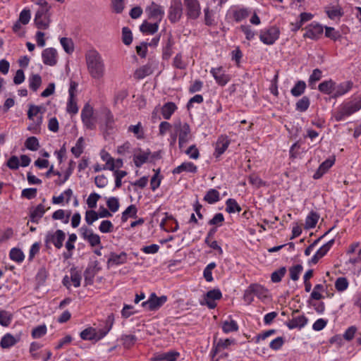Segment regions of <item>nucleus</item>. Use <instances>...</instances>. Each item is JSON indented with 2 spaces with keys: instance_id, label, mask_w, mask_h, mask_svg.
Listing matches in <instances>:
<instances>
[{
  "instance_id": "1",
  "label": "nucleus",
  "mask_w": 361,
  "mask_h": 361,
  "mask_svg": "<svg viewBox=\"0 0 361 361\" xmlns=\"http://www.w3.org/2000/svg\"><path fill=\"white\" fill-rule=\"evenodd\" d=\"M85 61L91 78L101 80L106 73L105 63L102 55L96 49H90L85 54Z\"/></svg>"
},
{
  "instance_id": "2",
  "label": "nucleus",
  "mask_w": 361,
  "mask_h": 361,
  "mask_svg": "<svg viewBox=\"0 0 361 361\" xmlns=\"http://www.w3.org/2000/svg\"><path fill=\"white\" fill-rule=\"evenodd\" d=\"M353 82L345 81L341 83H336L331 79L322 82L318 90L323 94L329 95L331 98H338L347 94L351 90Z\"/></svg>"
},
{
  "instance_id": "3",
  "label": "nucleus",
  "mask_w": 361,
  "mask_h": 361,
  "mask_svg": "<svg viewBox=\"0 0 361 361\" xmlns=\"http://www.w3.org/2000/svg\"><path fill=\"white\" fill-rule=\"evenodd\" d=\"M360 109L361 97L346 99L337 107L333 114V116L335 121H342Z\"/></svg>"
},
{
  "instance_id": "4",
  "label": "nucleus",
  "mask_w": 361,
  "mask_h": 361,
  "mask_svg": "<svg viewBox=\"0 0 361 361\" xmlns=\"http://www.w3.org/2000/svg\"><path fill=\"white\" fill-rule=\"evenodd\" d=\"M114 324V318L109 315L103 328L97 329L95 328L89 327L81 331L80 336L85 341H99L104 338L112 329Z\"/></svg>"
},
{
  "instance_id": "5",
  "label": "nucleus",
  "mask_w": 361,
  "mask_h": 361,
  "mask_svg": "<svg viewBox=\"0 0 361 361\" xmlns=\"http://www.w3.org/2000/svg\"><path fill=\"white\" fill-rule=\"evenodd\" d=\"M280 28L276 25H269L260 30L259 38L261 42L266 45H273L279 39Z\"/></svg>"
},
{
  "instance_id": "6",
  "label": "nucleus",
  "mask_w": 361,
  "mask_h": 361,
  "mask_svg": "<svg viewBox=\"0 0 361 361\" xmlns=\"http://www.w3.org/2000/svg\"><path fill=\"white\" fill-rule=\"evenodd\" d=\"M250 13V9L239 5L231 6L226 11V18L229 21L240 23L246 19Z\"/></svg>"
},
{
  "instance_id": "7",
  "label": "nucleus",
  "mask_w": 361,
  "mask_h": 361,
  "mask_svg": "<svg viewBox=\"0 0 361 361\" xmlns=\"http://www.w3.org/2000/svg\"><path fill=\"white\" fill-rule=\"evenodd\" d=\"M50 9H37L34 18V25L39 30L49 29L51 23Z\"/></svg>"
},
{
  "instance_id": "8",
  "label": "nucleus",
  "mask_w": 361,
  "mask_h": 361,
  "mask_svg": "<svg viewBox=\"0 0 361 361\" xmlns=\"http://www.w3.org/2000/svg\"><path fill=\"white\" fill-rule=\"evenodd\" d=\"M66 233L61 229L55 231H49L45 235L44 243L47 247L53 245L56 249H61L63 245Z\"/></svg>"
},
{
  "instance_id": "9",
  "label": "nucleus",
  "mask_w": 361,
  "mask_h": 361,
  "mask_svg": "<svg viewBox=\"0 0 361 361\" xmlns=\"http://www.w3.org/2000/svg\"><path fill=\"white\" fill-rule=\"evenodd\" d=\"M168 298L166 295L158 297L155 293H152L149 298L142 302V307L148 311H156L166 302Z\"/></svg>"
},
{
  "instance_id": "10",
  "label": "nucleus",
  "mask_w": 361,
  "mask_h": 361,
  "mask_svg": "<svg viewBox=\"0 0 361 361\" xmlns=\"http://www.w3.org/2000/svg\"><path fill=\"white\" fill-rule=\"evenodd\" d=\"M222 298V293L219 288H214L207 292L203 300L200 302L201 305H206L209 309H214L217 304L216 300Z\"/></svg>"
},
{
  "instance_id": "11",
  "label": "nucleus",
  "mask_w": 361,
  "mask_h": 361,
  "mask_svg": "<svg viewBox=\"0 0 361 361\" xmlns=\"http://www.w3.org/2000/svg\"><path fill=\"white\" fill-rule=\"evenodd\" d=\"M183 15V4L181 0H171L169 8L168 18L171 23L178 22Z\"/></svg>"
},
{
  "instance_id": "12",
  "label": "nucleus",
  "mask_w": 361,
  "mask_h": 361,
  "mask_svg": "<svg viewBox=\"0 0 361 361\" xmlns=\"http://www.w3.org/2000/svg\"><path fill=\"white\" fill-rule=\"evenodd\" d=\"M209 73L214 78L216 83L221 87L226 85L231 78V75L227 74L226 71L221 66L212 68Z\"/></svg>"
},
{
  "instance_id": "13",
  "label": "nucleus",
  "mask_w": 361,
  "mask_h": 361,
  "mask_svg": "<svg viewBox=\"0 0 361 361\" xmlns=\"http://www.w3.org/2000/svg\"><path fill=\"white\" fill-rule=\"evenodd\" d=\"M94 109L89 104H85L81 111V120L87 129L92 130L95 128V123L94 121Z\"/></svg>"
},
{
  "instance_id": "14",
  "label": "nucleus",
  "mask_w": 361,
  "mask_h": 361,
  "mask_svg": "<svg viewBox=\"0 0 361 361\" xmlns=\"http://www.w3.org/2000/svg\"><path fill=\"white\" fill-rule=\"evenodd\" d=\"M154 157L149 149H142L137 148L133 152V162L136 167L140 168L144 164L149 161L150 159Z\"/></svg>"
},
{
  "instance_id": "15",
  "label": "nucleus",
  "mask_w": 361,
  "mask_h": 361,
  "mask_svg": "<svg viewBox=\"0 0 361 361\" xmlns=\"http://www.w3.org/2000/svg\"><path fill=\"white\" fill-rule=\"evenodd\" d=\"M80 232L82 238L87 241L91 247L101 245L100 236L94 233L92 229L86 226H82L80 228Z\"/></svg>"
},
{
  "instance_id": "16",
  "label": "nucleus",
  "mask_w": 361,
  "mask_h": 361,
  "mask_svg": "<svg viewBox=\"0 0 361 361\" xmlns=\"http://www.w3.org/2000/svg\"><path fill=\"white\" fill-rule=\"evenodd\" d=\"M187 16L192 20L199 18L201 14V6L198 0H184Z\"/></svg>"
},
{
  "instance_id": "17",
  "label": "nucleus",
  "mask_w": 361,
  "mask_h": 361,
  "mask_svg": "<svg viewBox=\"0 0 361 361\" xmlns=\"http://www.w3.org/2000/svg\"><path fill=\"white\" fill-rule=\"evenodd\" d=\"M149 18L155 20L160 23L164 16V10L163 7L159 4L152 2L145 9Z\"/></svg>"
},
{
  "instance_id": "18",
  "label": "nucleus",
  "mask_w": 361,
  "mask_h": 361,
  "mask_svg": "<svg viewBox=\"0 0 361 361\" xmlns=\"http://www.w3.org/2000/svg\"><path fill=\"white\" fill-rule=\"evenodd\" d=\"M42 59L43 63L47 66H55L58 61V53L56 49L53 47L44 49L42 52Z\"/></svg>"
},
{
  "instance_id": "19",
  "label": "nucleus",
  "mask_w": 361,
  "mask_h": 361,
  "mask_svg": "<svg viewBox=\"0 0 361 361\" xmlns=\"http://www.w3.org/2000/svg\"><path fill=\"white\" fill-rule=\"evenodd\" d=\"M44 108L40 106L31 104L27 111V117L30 120L35 122V125L39 126L42 123V116Z\"/></svg>"
},
{
  "instance_id": "20",
  "label": "nucleus",
  "mask_w": 361,
  "mask_h": 361,
  "mask_svg": "<svg viewBox=\"0 0 361 361\" xmlns=\"http://www.w3.org/2000/svg\"><path fill=\"white\" fill-rule=\"evenodd\" d=\"M160 227L167 232H175L178 229V224L172 215L166 212L160 222Z\"/></svg>"
},
{
  "instance_id": "21",
  "label": "nucleus",
  "mask_w": 361,
  "mask_h": 361,
  "mask_svg": "<svg viewBox=\"0 0 361 361\" xmlns=\"http://www.w3.org/2000/svg\"><path fill=\"white\" fill-rule=\"evenodd\" d=\"M324 28L318 23H312L306 27L304 37L311 39H317L323 34Z\"/></svg>"
},
{
  "instance_id": "22",
  "label": "nucleus",
  "mask_w": 361,
  "mask_h": 361,
  "mask_svg": "<svg viewBox=\"0 0 361 361\" xmlns=\"http://www.w3.org/2000/svg\"><path fill=\"white\" fill-rule=\"evenodd\" d=\"M336 161L335 157H329L323 161L313 175V178L319 179L325 174L329 169L334 164Z\"/></svg>"
},
{
  "instance_id": "23",
  "label": "nucleus",
  "mask_w": 361,
  "mask_h": 361,
  "mask_svg": "<svg viewBox=\"0 0 361 361\" xmlns=\"http://www.w3.org/2000/svg\"><path fill=\"white\" fill-rule=\"evenodd\" d=\"M190 128L187 123L180 126L179 135H178V145L179 147L182 148L190 140Z\"/></svg>"
},
{
  "instance_id": "24",
  "label": "nucleus",
  "mask_w": 361,
  "mask_h": 361,
  "mask_svg": "<svg viewBox=\"0 0 361 361\" xmlns=\"http://www.w3.org/2000/svg\"><path fill=\"white\" fill-rule=\"evenodd\" d=\"M47 211L43 204H39L35 207H32L30 209V221L33 223L38 224L39 220L44 216Z\"/></svg>"
},
{
  "instance_id": "25",
  "label": "nucleus",
  "mask_w": 361,
  "mask_h": 361,
  "mask_svg": "<svg viewBox=\"0 0 361 361\" xmlns=\"http://www.w3.org/2000/svg\"><path fill=\"white\" fill-rule=\"evenodd\" d=\"M128 260L127 254L122 252L119 254L111 252L107 261L108 266H118L126 263Z\"/></svg>"
},
{
  "instance_id": "26",
  "label": "nucleus",
  "mask_w": 361,
  "mask_h": 361,
  "mask_svg": "<svg viewBox=\"0 0 361 361\" xmlns=\"http://www.w3.org/2000/svg\"><path fill=\"white\" fill-rule=\"evenodd\" d=\"M179 353L169 351L166 353H157L151 357V361H176Z\"/></svg>"
},
{
  "instance_id": "27",
  "label": "nucleus",
  "mask_w": 361,
  "mask_h": 361,
  "mask_svg": "<svg viewBox=\"0 0 361 361\" xmlns=\"http://www.w3.org/2000/svg\"><path fill=\"white\" fill-rule=\"evenodd\" d=\"M183 172L196 173L197 172V166L192 162L185 161L172 171L173 174H180Z\"/></svg>"
},
{
  "instance_id": "28",
  "label": "nucleus",
  "mask_w": 361,
  "mask_h": 361,
  "mask_svg": "<svg viewBox=\"0 0 361 361\" xmlns=\"http://www.w3.org/2000/svg\"><path fill=\"white\" fill-rule=\"evenodd\" d=\"M307 323V319L304 315H300L295 317L292 318L291 319L287 321L286 322V325L289 329H302L303 328Z\"/></svg>"
},
{
  "instance_id": "29",
  "label": "nucleus",
  "mask_w": 361,
  "mask_h": 361,
  "mask_svg": "<svg viewBox=\"0 0 361 361\" xmlns=\"http://www.w3.org/2000/svg\"><path fill=\"white\" fill-rule=\"evenodd\" d=\"M221 329L224 334H229L238 331L239 326L238 322L234 320L231 316H229L226 319L222 322Z\"/></svg>"
},
{
  "instance_id": "30",
  "label": "nucleus",
  "mask_w": 361,
  "mask_h": 361,
  "mask_svg": "<svg viewBox=\"0 0 361 361\" xmlns=\"http://www.w3.org/2000/svg\"><path fill=\"white\" fill-rule=\"evenodd\" d=\"M230 145V140L227 136H220L216 141L215 153L216 157H219L227 149Z\"/></svg>"
},
{
  "instance_id": "31",
  "label": "nucleus",
  "mask_w": 361,
  "mask_h": 361,
  "mask_svg": "<svg viewBox=\"0 0 361 361\" xmlns=\"http://www.w3.org/2000/svg\"><path fill=\"white\" fill-rule=\"evenodd\" d=\"M203 11L204 24L207 26L215 25L216 24L215 11L210 8V4L209 3L207 4Z\"/></svg>"
},
{
  "instance_id": "32",
  "label": "nucleus",
  "mask_w": 361,
  "mask_h": 361,
  "mask_svg": "<svg viewBox=\"0 0 361 361\" xmlns=\"http://www.w3.org/2000/svg\"><path fill=\"white\" fill-rule=\"evenodd\" d=\"M159 23L157 21L152 23L145 20L140 26V30L144 34L153 35L157 32Z\"/></svg>"
},
{
  "instance_id": "33",
  "label": "nucleus",
  "mask_w": 361,
  "mask_h": 361,
  "mask_svg": "<svg viewBox=\"0 0 361 361\" xmlns=\"http://www.w3.org/2000/svg\"><path fill=\"white\" fill-rule=\"evenodd\" d=\"M71 216V210L57 209L52 214V219L54 220H61L63 224H68Z\"/></svg>"
},
{
  "instance_id": "34",
  "label": "nucleus",
  "mask_w": 361,
  "mask_h": 361,
  "mask_svg": "<svg viewBox=\"0 0 361 361\" xmlns=\"http://www.w3.org/2000/svg\"><path fill=\"white\" fill-rule=\"evenodd\" d=\"M177 109V106L173 102H169L164 104L161 111L163 118L166 120L170 119V118L171 117L173 114L176 111Z\"/></svg>"
},
{
  "instance_id": "35",
  "label": "nucleus",
  "mask_w": 361,
  "mask_h": 361,
  "mask_svg": "<svg viewBox=\"0 0 361 361\" xmlns=\"http://www.w3.org/2000/svg\"><path fill=\"white\" fill-rule=\"evenodd\" d=\"M18 340L10 333L6 334L0 341V347L3 349L10 348L15 345Z\"/></svg>"
},
{
  "instance_id": "36",
  "label": "nucleus",
  "mask_w": 361,
  "mask_h": 361,
  "mask_svg": "<svg viewBox=\"0 0 361 361\" xmlns=\"http://www.w3.org/2000/svg\"><path fill=\"white\" fill-rule=\"evenodd\" d=\"M172 65L175 68L185 70L188 66V61L185 59L182 53L180 52L174 56Z\"/></svg>"
},
{
  "instance_id": "37",
  "label": "nucleus",
  "mask_w": 361,
  "mask_h": 361,
  "mask_svg": "<svg viewBox=\"0 0 361 361\" xmlns=\"http://www.w3.org/2000/svg\"><path fill=\"white\" fill-rule=\"evenodd\" d=\"M153 73L151 65L146 64L137 68L134 73V77L136 79L141 80L145 77L151 75Z\"/></svg>"
},
{
  "instance_id": "38",
  "label": "nucleus",
  "mask_w": 361,
  "mask_h": 361,
  "mask_svg": "<svg viewBox=\"0 0 361 361\" xmlns=\"http://www.w3.org/2000/svg\"><path fill=\"white\" fill-rule=\"evenodd\" d=\"M102 116L104 121L106 128L107 130H112L115 127V121L112 113L108 109L102 110Z\"/></svg>"
},
{
  "instance_id": "39",
  "label": "nucleus",
  "mask_w": 361,
  "mask_h": 361,
  "mask_svg": "<svg viewBox=\"0 0 361 361\" xmlns=\"http://www.w3.org/2000/svg\"><path fill=\"white\" fill-rule=\"evenodd\" d=\"M307 85L305 81L298 80L290 90V93L294 97H298L305 92Z\"/></svg>"
},
{
  "instance_id": "40",
  "label": "nucleus",
  "mask_w": 361,
  "mask_h": 361,
  "mask_svg": "<svg viewBox=\"0 0 361 361\" xmlns=\"http://www.w3.org/2000/svg\"><path fill=\"white\" fill-rule=\"evenodd\" d=\"M319 219V214L315 212H310L305 219V228L311 229L314 228Z\"/></svg>"
},
{
  "instance_id": "41",
  "label": "nucleus",
  "mask_w": 361,
  "mask_h": 361,
  "mask_svg": "<svg viewBox=\"0 0 361 361\" xmlns=\"http://www.w3.org/2000/svg\"><path fill=\"white\" fill-rule=\"evenodd\" d=\"M79 108L77 102L76 97H68L66 104V112L72 116L78 113Z\"/></svg>"
},
{
  "instance_id": "42",
  "label": "nucleus",
  "mask_w": 361,
  "mask_h": 361,
  "mask_svg": "<svg viewBox=\"0 0 361 361\" xmlns=\"http://www.w3.org/2000/svg\"><path fill=\"white\" fill-rule=\"evenodd\" d=\"M101 269L99 262L95 259L92 260L88 264L85 270V276H90L94 277Z\"/></svg>"
},
{
  "instance_id": "43",
  "label": "nucleus",
  "mask_w": 361,
  "mask_h": 361,
  "mask_svg": "<svg viewBox=\"0 0 361 361\" xmlns=\"http://www.w3.org/2000/svg\"><path fill=\"white\" fill-rule=\"evenodd\" d=\"M220 200V194L216 189H209L204 197V200L209 204H214Z\"/></svg>"
},
{
  "instance_id": "44",
  "label": "nucleus",
  "mask_w": 361,
  "mask_h": 361,
  "mask_svg": "<svg viewBox=\"0 0 361 361\" xmlns=\"http://www.w3.org/2000/svg\"><path fill=\"white\" fill-rule=\"evenodd\" d=\"M242 208L235 199L229 198L226 201V211L229 214L241 212Z\"/></svg>"
},
{
  "instance_id": "45",
  "label": "nucleus",
  "mask_w": 361,
  "mask_h": 361,
  "mask_svg": "<svg viewBox=\"0 0 361 361\" xmlns=\"http://www.w3.org/2000/svg\"><path fill=\"white\" fill-rule=\"evenodd\" d=\"M47 327L45 324L38 325L32 329L31 336L33 339H39L47 334Z\"/></svg>"
},
{
  "instance_id": "46",
  "label": "nucleus",
  "mask_w": 361,
  "mask_h": 361,
  "mask_svg": "<svg viewBox=\"0 0 361 361\" xmlns=\"http://www.w3.org/2000/svg\"><path fill=\"white\" fill-rule=\"evenodd\" d=\"M235 341L231 338L219 339L216 345H214L215 348L214 353H219L222 349H226L231 345L235 344Z\"/></svg>"
},
{
  "instance_id": "47",
  "label": "nucleus",
  "mask_w": 361,
  "mask_h": 361,
  "mask_svg": "<svg viewBox=\"0 0 361 361\" xmlns=\"http://www.w3.org/2000/svg\"><path fill=\"white\" fill-rule=\"evenodd\" d=\"M13 320V314L8 311L0 310V325L8 326Z\"/></svg>"
},
{
  "instance_id": "48",
  "label": "nucleus",
  "mask_w": 361,
  "mask_h": 361,
  "mask_svg": "<svg viewBox=\"0 0 361 361\" xmlns=\"http://www.w3.org/2000/svg\"><path fill=\"white\" fill-rule=\"evenodd\" d=\"M30 88L36 92L42 84V78L39 74H32L28 79Z\"/></svg>"
},
{
  "instance_id": "49",
  "label": "nucleus",
  "mask_w": 361,
  "mask_h": 361,
  "mask_svg": "<svg viewBox=\"0 0 361 361\" xmlns=\"http://www.w3.org/2000/svg\"><path fill=\"white\" fill-rule=\"evenodd\" d=\"M310 105V99L308 97L304 96L295 104V110L300 112L306 111Z\"/></svg>"
},
{
  "instance_id": "50",
  "label": "nucleus",
  "mask_w": 361,
  "mask_h": 361,
  "mask_svg": "<svg viewBox=\"0 0 361 361\" xmlns=\"http://www.w3.org/2000/svg\"><path fill=\"white\" fill-rule=\"evenodd\" d=\"M122 345L125 348H130L133 347L137 341V337L133 334L123 335L121 338Z\"/></svg>"
},
{
  "instance_id": "51",
  "label": "nucleus",
  "mask_w": 361,
  "mask_h": 361,
  "mask_svg": "<svg viewBox=\"0 0 361 361\" xmlns=\"http://www.w3.org/2000/svg\"><path fill=\"white\" fill-rule=\"evenodd\" d=\"M9 257L12 261L18 263H21L25 259V255L23 251L20 249L16 247H13L10 250Z\"/></svg>"
},
{
  "instance_id": "52",
  "label": "nucleus",
  "mask_w": 361,
  "mask_h": 361,
  "mask_svg": "<svg viewBox=\"0 0 361 361\" xmlns=\"http://www.w3.org/2000/svg\"><path fill=\"white\" fill-rule=\"evenodd\" d=\"M137 209L135 205L130 204L128 206L123 212L121 216V220L123 222H126L130 217H135L137 215Z\"/></svg>"
},
{
  "instance_id": "53",
  "label": "nucleus",
  "mask_w": 361,
  "mask_h": 361,
  "mask_svg": "<svg viewBox=\"0 0 361 361\" xmlns=\"http://www.w3.org/2000/svg\"><path fill=\"white\" fill-rule=\"evenodd\" d=\"M154 171L155 173L153 175L150 180V187L152 191H155L160 186L163 178L160 174L159 169L157 170L154 169Z\"/></svg>"
},
{
  "instance_id": "54",
  "label": "nucleus",
  "mask_w": 361,
  "mask_h": 361,
  "mask_svg": "<svg viewBox=\"0 0 361 361\" xmlns=\"http://www.w3.org/2000/svg\"><path fill=\"white\" fill-rule=\"evenodd\" d=\"M326 13L328 17L331 20L340 18L343 15L342 9L338 6L326 8Z\"/></svg>"
},
{
  "instance_id": "55",
  "label": "nucleus",
  "mask_w": 361,
  "mask_h": 361,
  "mask_svg": "<svg viewBox=\"0 0 361 361\" xmlns=\"http://www.w3.org/2000/svg\"><path fill=\"white\" fill-rule=\"evenodd\" d=\"M325 288L322 284H317L314 286L312 292L310 294V298L315 300H319L324 298L322 293Z\"/></svg>"
},
{
  "instance_id": "56",
  "label": "nucleus",
  "mask_w": 361,
  "mask_h": 361,
  "mask_svg": "<svg viewBox=\"0 0 361 361\" xmlns=\"http://www.w3.org/2000/svg\"><path fill=\"white\" fill-rule=\"evenodd\" d=\"M128 131L133 133L137 139L140 140L144 137V130L140 122L136 125L130 126L128 128Z\"/></svg>"
},
{
  "instance_id": "57",
  "label": "nucleus",
  "mask_w": 361,
  "mask_h": 361,
  "mask_svg": "<svg viewBox=\"0 0 361 361\" xmlns=\"http://www.w3.org/2000/svg\"><path fill=\"white\" fill-rule=\"evenodd\" d=\"M60 43L67 54H72L74 51V44L71 38L61 37L60 39Z\"/></svg>"
},
{
  "instance_id": "58",
  "label": "nucleus",
  "mask_w": 361,
  "mask_h": 361,
  "mask_svg": "<svg viewBox=\"0 0 361 361\" xmlns=\"http://www.w3.org/2000/svg\"><path fill=\"white\" fill-rule=\"evenodd\" d=\"M302 270L303 267L301 264L292 266L289 269L290 278L294 281H298Z\"/></svg>"
},
{
  "instance_id": "59",
  "label": "nucleus",
  "mask_w": 361,
  "mask_h": 361,
  "mask_svg": "<svg viewBox=\"0 0 361 361\" xmlns=\"http://www.w3.org/2000/svg\"><path fill=\"white\" fill-rule=\"evenodd\" d=\"M25 146L29 150L37 151L39 147V140L36 137H29L25 142Z\"/></svg>"
},
{
  "instance_id": "60",
  "label": "nucleus",
  "mask_w": 361,
  "mask_h": 361,
  "mask_svg": "<svg viewBox=\"0 0 361 361\" xmlns=\"http://www.w3.org/2000/svg\"><path fill=\"white\" fill-rule=\"evenodd\" d=\"M349 282L345 277H338L335 281V288L338 292H343L348 289Z\"/></svg>"
},
{
  "instance_id": "61",
  "label": "nucleus",
  "mask_w": 361,
  "mask_h": 361,
  "mask_svg": "<svg viewBox=\"0 0 361 361\" xmlns=\"http://www.w3.org/2000/svg\"><path fill=\"white\" fill-rule=\"evenodd\" d=\"M106 206L110 212H116L120 207L119 200L116 197H110L106 198Z\"/></svg>"
},
{
  "instance_id": "62",
  "label": "nucleus",
  "mask_w": 361,
  "mask_h": 361,
  "mask_svg": "<svg viewBox=\"0 0 361 361\" xmlns=\"http://www.w3.org/2000/svg\"><path fill=\"white\" fill-rule=\"evenodd\" d=\"M84 149V139L80 137L78 139L75 145L71 148V152L74 154L75 157H79Z\"/></svg>"
},
{
  "instance_id": "63",
  "label": "nucleus",
  "mask_w": 361,
  "mask_h": 361,
  "mask_svg": "<svg viewBox=\"0 0 361 361\" xmlns=\"http://www.w3.org/2000/svg\"><path fill=\"white\" fill-rule=\"evenodd\" d=\"M334 244V239H331L319 247L315 254L321 259L325 256Z\"/></svg>"
},
{
  "instance_id": "64",
  "label": "nucleus",
  "mask_w": 361,
  "mask_h": 361,
  "mask_svg": "<svg viewBox=\"0 0 361 361\" xmlns=\"http://www.w3.org/2000/svg\"><path fill=\"white\" fill-rule=\"evenodd\" d=\"M322 77V71L319 68L314 69L308 79L309 85L311 86L312 88H313V86L316 84L317 82L320 80Z\"/></svg>"
}]
</instances>
